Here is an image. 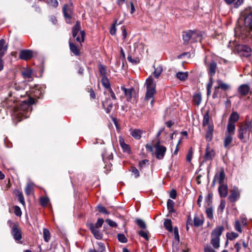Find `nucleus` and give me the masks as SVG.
<instances>
[{
    "instance_id": "nucleus-1",
    "label": "nucleus",
    "mask_w": 252,
    "mask_h": 252,
    "mask_svg": "<svg viewBox=\"0 0 252 252\" xmlns=\"http://www.w3.org/2000/svg\"><path fill=\"white\" fill-rule=\"evenodd\" d=\"M241 17L244 20V27L235 30V34L242 38H247L252 43V8L248 7L241 13Z\"/></svg>"
},
{
    "instance_id": "nucleus-2",
    "label": "nucleus",
    "mask_w": 252,
    "mask_h": 252,
    "mask_svg": "<svg viewBox=\"0 0 252 252\" xmlns=\"http://www.w3.org/2000/svg\"><path fill=\"white\" fill-rule=\"evenodd\" d=\"M34 103V99L29 98L28 100L21 102L19 105L14 106V116L19 121L28 118L32 110L31 105Z\"/></svg>"
},
{
    "instance_id": "nucleus-3",
    "label": "nucleus",
    "mask_w": 252,
    "mask_h": 252,
    "mask_svg": "<svg viewBox=\"0 0 252 252\" xmlns=\"http://www.w3.org/2000/svg\"><path fill=\"white\" fill-rule=\"evenodd\" d=\"M146 92L145 96V100L149 101L151 106H153V104L154 100V94H156V84L154 82L153 79L152 77H149L146 80Z\"/></svg>"
},
{
    "instance_id": "nucleus-4",
    "label": "nucleus",
    "mask_w": 252,
    "mask_h": 252,
    "mask_svg": "<svg viewBox=\"0 0 252 252\" xmlns=\"http://www.w3.org/2000/svg\"><path fill=\"white\" fill-rule=\"evenodd\" d=\"M252 128V120L247 121L244 124L240 126L238 130V138L243 142H246L249 139L251 130Z\"/></svg>"
},
{
    "instance_id": "nucleus-5",
    "label": "nucleus",
    "mask_w": 252,
    "mask_h": 252,
    "mask_svg": "<svg viewBox=\"0 0 252 252\" xmlns=\"http://www.w3.org/2000/svg\"><path fill=\"white\" fill-rule=\"evenodd\" d=\"M11 91L9 94V97H12L13 95L14 97L16 98L15 101H17L20 97H22L23 94L21 93V92H24V88L21 87L19 84H15L12 87ZM15 100H10L9 98H6V103L7 104V107H12L13 104L14 103Z\"/></svg>"
},
{
    "instance_id": "nucleus-6",
    "label": "nucleus",
    "mask_w": 252,
    "mask_h": 252,
    "mask_svg": "<svg viewBox=\"0 0 252 252\" xmlns=\"http://www.w3.org/2000/svg\"><path fill=\"white\" fill-rule=\"evenodd\" d=\"M201 32L197 30H188L183 32V39L185 44L190 42H195L200 38Z\"/></svg>"
},
{
    "instance_id": "nucleus-7",
    "label": "nucleus",
    "mask_w": 252,
    "mask_h": 252,
    "mask_svg": "<svg viewBox=\"0 0 252 252\" xmlns=\"http://www.w3.org/2000/svg\"><path fill=\"white\" fill-rule=\"evenodd\" d=\"M81 26L80 22L77 21L75 25L72 29V36L76 38L77 42L82 43L84 41V38L86 35L84 31H80Z\"/></svg>"
},
{
    "instance_id": "nucleus-8",
    "label": "nucleus",
    "mask_w": 252,
    "mask_h": 252,
    "mask_svg": "<svg viewBox=\"0 0 252 252\" xmlns=\"http://www.w3.org/2000/svg\"><path fill=\"white\" fill-rule=\"evenodd\" d=\"M81 26L80 22L77 21L75 25L72 29V36L76 38L77 42L82 43L84 41V38L86 35L84 31H80Z\"/></svg>"
},
{
    "instance_id": "nucleus-9",
    "label": "nucleus",
    "mask_w": 252,
    "mask_h": 252,
    "mask_svg": "<svg viewBox=\"0 0 252 252\" xmlns=\"http://www.w3.org/2000/svg\"><path fill=\"white\" fill-rule=\"evenodd\" d=\"M72 3L70 2V4H65L63 8V12L67 24L71 23V20L73 15Z\"/></svg>"
},
{
    "instance_id": "nucleus-10",
    "label": "nucleus",
    "mask_w": 252,
    "mask_h": 252,
    "mask_svg": "<svg viewBox=\"0 0 252 252\" xmlns=\"http://www.w3.org/2000/svg\"><path fill=\"white\" fill-rule=\"evenodd\" d=\"M11 234L16 242H19L22 239V231L18 227L17 224L15 223L13 225L11 228Z\"/></svg>"
},
{
    "instance_id": "nucleus-11",
    "label": "nucleus",
    "mask_w": 252,
    "mask_h": 252,
    "mask_svg": "<svg viewBox=\"0 0 252 252\" xmlns=\"http://www.w3.org/2000/svg\"><path fill=\"white\" fill-rule=\"evenodd\" d=\"M155 155L158 159H162L165 155L166 148L165 146L160 145L159 143L155 145Z\"/></svg>"
},
{
    "instance_id": "nucleus-12",
    "label": "nucleus",
    "mask_w": 252,
    "mask_h": 252,
    "mask_svg": "<svg viewBox=\"0 0 252 252\" xmlns=\"http://www.w3.org/2000/svg\"><path fill=\"white\" fill-rule=\"evenodd\" d=\"M87 225L91 232L96 239L100 240L102 238V233L98 230V228L94 227V224L91 222Z\"/></svg>"
},
{
    "instance_id": "nucleus-13",
    "label": "nucleus",
    "mask_w": 252,
    "mask_h": 252,
    "mask_svg": "<svg viewBox=\"0 0 252 252\" xmlns=\"http://www.w3.org/2000/svg\"><path fill=\"white\" fill-rule=\"evenodd\" d=\"M238 50L242 56L248 57L251 55L252 50L251 48L247 45H239L238 47Z\"/></svg>"
},
{
    "instance_id": "nucleus-14",
    "label": "nucleus",
    "mask_w": 252,
    "mask_h": 252,
    "mask_svg": "<svg viewBox=\"0 0 252 252\" xmlns=\"http://www.w3.org/2000/svg\"><path fill=\"white\" fill-rule=\"evenodd\" d=\"M121 90L124 92L126 100L128 101H130L135 93L134 88L130 87L129 89H126L124 86H122L121 87Z\"/></svg>"
},
{
    "instance_id": "nucleus-15",
    "label": "nucleus",
    "mask_w": 252,
    "mask_h": 252,
    "mask_svg": "<svg viewBox=\"0 0 252 252\" xmlns=\"http://www.w3.org/2000/svg\"><path fill=\"white\" fill-rule=\"evenodd\" d=\"M215 156V152L210 147V144H208L206 147L204 158L206 160H212Z\"/></svg>"
},
{
    "instance_id": "nucleus-16",
    "label": "nucleus",
    "mask_w": 252,
    "mask_h": 252,
    "mask_svg": "<svg viewBox=\"0 0 252 252\" xmlns=\"http://www.w3.org/2000/svg\"><path fill=\"white\" fill-rule=\"evenodd\" d=\"M217 63L215 61L212 60L208 65L207 67L208 73L210 77H213V76L215 75L217 71Z\"/></svg>"
},
{
    "instance_id": "nucleus-17",
    "label": "nucleus",
    "mask_w": 252,
    "mask_h": 252,
    "mask_svg": "<svg viewBox=\"0 0 252 252\" xmlns=\"http://www.w3.org/2000/svg\"><path fill=\"white\" fill-rule=\"evenodd\" d=\"M240 196V192L238 189L235 187L231 190V194L229 196V199L231 202H234L238 200Z\"/></svg>"
},
{
    "instance_id": "nucleus-18",
    "label": "nucleus",
    "mask_w": 252,
    "mask_h": 252,
    "mask_svg": "<svg viewBox=\"0 0 252 252\" xmlns=\"http://www.w3.org/2000/svg\"><path fill=\"white\" fill-rule=\"evenodd\" d=\"M33 56L32 51L30 50H23L19 54L20 59L24 60L31 59Z\"/></svg>"
},
{
    "instance_id": "nucleus-19",
    "label": "nucleus",
    "mask_w": 252,
    "mask_h": 252,
    "mask_svg": "<svg viewBox=\"0 0 252 252\" xmlns=\"http://www.w3.org/2000/svg\"><path fill=\"white\" fill-rule=\"evenodd\" d=\"M225 174L223 169H221L219 172L216 173L214 176L215 180L217 181L220 185L223 184Z\"/></svg>"
},
{
    "instance_id": "nucleus-20",
    "label": "nucleus",
    "mask_w": 252,
    "mask_h": 252,
    "mask_svg": "<svg viewBox=\"0 0 252 252\" xmlns=\"http://www.w3.org/2000/svg\"><path fill=\"white\" fill-rule=\"evenodd\" d=\"M250 88L247 84H242L238 88V92L242 96L247 95L250 91Z\"/></svg>"
},
{
    "instance_id": "nucleus-21",
    "label": "nucleus",
    "mask_w": 252,
    "mask_h": 252,
    "mask_svg": "<svg viewBox=\"0 0 252 252\" xmlns=\"http://www.w3.org/2000/svg\"><path fill=\"white\" fill-rule=\"evenodd\" d=\"M224 1L232 7L237 8L243 3L244 0H224Z\"/></svg>"
},
{
    "instance_id": "nucleus-22",
    "label": "nucleus",
    "mask_w": 252,
    "mask_h": 252,
    "mask_svg": "<svg viewBox=\"0 0 252 252\" xmlns=\"http://www.w3.org/2000/svg\"><path fill=\"white\" fill-rule=\"evenodd\" d=\"M241 245H242L244 249L248 248L249 247V243L248 242H246L244 240L241 239L239 242L236 243L234 246L236 252H240Z\"/></svg>"
},
{
    "instance_id": "nucleus-23",
    "label": "nucleus",
    "mask_w": 252,
    "mask_h": 252,
    "mask_svg": "<svg viewBox=\"0 0 252 252\" xmlns=\"http://www.w3.org/2000/svg\"><path fill=\"white\" fill-rule=\"evenodd\" d=\"M218 191L220 197H225L228 194V187L226 185H220Z\"/></svg>"
},
{
    "instance_id": "nucleus-24",
    "label": "nucleus",
    "mask_w": 252,
    "mask_h": 252,
    "mask_svg": "<svg viewBox=\"0 0 252 252\" xmlns=\"http://www.w3.org/2000/svg\"><path fill=\"white\" fill-rule=\"evenodd\" d=\"M218 86L215 87V89L218 90L220 89L223 91H226L230 88V86L226 83H223L222 80L218 79L217 80Z\"/></svg>"
},
{
    "instance_id": "nucleus-25",
    "label": "nucleus",
    "mask_w": 252,
    "mask_h": 252,
    "mask_svg": "<svg viewBox=\"0 0 252 252\" xmlns=\"http://www.w3.org/2000/svg\"><path fill=\"white\" fill-rule=\"evenodd\" d=\"M32 71L30 69H26L22 72L23 77L27 81H31L33 80L32 76Z\"/></svg>"
},
{
    "instance_id": "nucleus-26",
    "label": "nucleus",
    "mask_w": 252,
    "mask_h": 252,
    "mask_svg": "<svg viewBox=\"0 0 252 252\" xmlns=\"http://www.w3.org/2000/svg\"><path fill=\"white\" fill-rule=\"evenodd\" d=\"M224 229L223 226H219L214 229L211 233L212 238H220Z\"/></svg>"
},
{
    "instance_id": "nucleus-27",
    "label": "nucleus",
    "mask_w": 252,
    "mask_h": 252,
    "mask_svg": "<svg viewBox=\"0 0 252 252\" xmlns=\"http://www.w3.org/2000/svg\"><path fill=\"white\" fill-rule=\"evenodd\" d=\"M130 135L136 139H140L141 137L143 131L139 129H129Z\"/></svg>"
},
{
    "instance_id": "nucleus-28",
    "label": "nucleus",
    "mask_w": 252,
    "mask_h": 252,
    "mask_svg": "<svg viewBox=\"0 0 252 252\" xmlns=\"http://www.w3.org/2000/svg\"><path fill=\"white\" fill-rule=\"evenodd\" d=\"M69 48L71 52L75 56H79L80 54V51L77 46L73 43L69 42Z\"/></svg>"
},
{
    "instance_id": "nucleus-29",
    "label": "nucleus",
    "mask_w": 252,
    "mask_h": 252,
    "mask_svg": "<svg viewBox=\"0 0 252 252\" xmlns=\"http://www.w3.org/2000/svg\"><path fill=\"white\" fill-rule=\"evenodd\" d=\"M213 127L211 125H208V129L206 134V140L210 142L213 138Z\"/></svg>"
},
{
    "instance_id": "nucleus-30",
    "label": "nucleus",
    "mask_w": 252,
    "mask_h": 252,
    "mask_svg": "<svg viewBox=\"0 0 252 252\" xmlns=\"http://www.w3.org/2000/svg\"><path fill=\"white\" fill-rule=\"evenodd\" d=\"M235 129V125L228 122L225 134H230L231 135H233L234 134Z\"/></svg>"
},
{
    "instance_id": "nucleus-31",
    "label": "nucleus",
    "mask_w": 252,
    "mask_h": 252,
    "mask_svg": "<svg viewBox=\"0 0 252 252\" xmlns=\"http://www.w3.org/2000/svg\"><path fill=\"white\" fill-rule=\"evenodd\" d=\"M5 41L3 39L0 40V57H2L7 49V46L4 47Z\"/></svg>"
},
{
    "instance_id": "nucleus-32",
    "label": "nucleus",
    "mask_w": 252,
    "mask_h": 252,
    "mask_svg": "<svg viewBox=\"0 0 252 252\" xmlns=\"http://www.w3.org/2000/svg\"><path fill=\"white\" fill-rule=\"evenodd\" d=\"M239 119V115L236 112H233L229 118L228 122L230 123H233L235 124Z\"/></svg>"
},
{
    "instance_id": "nucleus-33",
    "label": "nucleus",
    "mask_w": 252,
    "mask_h": 252,
    "mask_svg": "<svg viewBox=\"0 0 252 252\" xmlns=\"http://www.w3.org/2000/svg\"><path fill=\"white\" fill-rule=\"evenodd\" d=\"M145 44L142 42H137L134 44V48L135 50H137L140 54L143 52L144 50Z\"/></svg>"
},
{
    "instance_id": "nucleus-34",
    "label": "nucleus",
    "mask_w": 252,
    "mask_h": 252,
    "mask_svg": "<svg viewBox=\"0 0 252 252\" xmlns=\"http://www.w3.org/2000/svg\"><path fill=\"white\" fill-rule=\"evenodd\" d=\"M33 185L32 183H29L27 184L25 189V191L27 195H31L33 191Z\"/></svg>"
},
{
    "instance_id": "nucleus-35",
    "label": "nucleus",
    "mask_w": 252,
    "mask_h": 252,
    "mask_svg": "<svg viewBox=\"0 0 252 252\" xmlns=\"http://www.w3.org/2000/svg\"><path fill=\"white\" fill-rule=\"evenodd\" d=\"M102 105L107 113H109L111 111L113 107V103L112 102H109V101L107 100L104 102Z\"/></svg>"
},
{
    "instance_id": "nucleus-36",
    "label": "nucleus",
    "mask_w": 252,
    "mask_h": 252,
    "mask_svg": "<svg viewBox=\"0 0 252 252\" xmlns=\"http://www.w3.org/2000/svg\"><path fill=\"white\" fill-rule=\"evenodd\" d=\"M164 226L165 229L169 232H171L173 231V227L171 220L167 219H165L164 221Z\"/></svg>"
},
{
    "instance_id": "nucleus-37",
    "label": "nucleus",
    "mask_w": 252,
    "mask_h": 252,
    "mask_svg": "<svg viewBox=\"0 0 252 252\" xmlns=\"http://www.w3.org/2000/svg\"><path fill=\"white\" fill-rule=\"evenodd\" d=\"M202 100V97L201 94L197 93L194 94L193 96V103L197 106H198Z\"/></svg>"
},
{
    "instance_id": "nucleus-38",
    "label": "nucleus",
    "mask_w": 252,
    "mask_h": 252,
    "mask_svg": "<svg viewBox=\"0 0 252 252\" xmlns=\"http://www.w3.org/2000/svg\"><path fill=\"white\" fill-rule=\"evenodd\" d=\"M101 83L102 86L108 90L111 89L110 81L106 76L102 77Z\"/></svg>"
},
{
    "instance_id": "nucleus-39",
    "label": "nucleus",
    "mask_w": 252,
    "mask_h": 252,
    "mask_svg": "<svg viewBox=\"0 0 252 252\" xmlns=\"http://www.w3.org/2000/svg\"><path fill=\"white\" fill-rule=\"evenodd\" d=\"M176 77L181 81H185L188 77L187 72H178L176 73Z\"/></svg>"
},
{
    "instance_id": "nucleus-40",
    "label": "nucleus",
    "mask_w": 252,
    "mask_h": 252,
    "mask_svg": "<svg viewBox=\"0 0 252 252\" xmlns=\"http://www.w3.org/2000/svg\"><path fill=\"white\" fill-rule=\"evenodd\" d=\"M232 141V135L230 134H225V137L224 139V146L225 148H227Z\"/></svg>"
},
{
    "instance_id": "nucleus-41",
    "label": "nucleus",
    "mask_w": 252,
    "mask_h": 252,
    "mask_svg": "<svg viewBox=\"0 0 252 252\" xmlns=\"http://www.w3.org/2000/svg\"><path fill=\"white\" fill-rule=\"evenodd\" d=\"M203 223V220L202 218L199 217L197 216H194L193 219V224L195 226H199Z\"/></svg>"
},
{
    "instance_id": "nucleus-42",
    "label": "nucleus",
    "mask_w": 252,
    "mask_h": 252,
    "mask_svg": "<svg viewBox=\"0 0 252 252\" xmlns=\"http://www.w3.org/2000/svg\"><path fill=\"white\" fill-rule=\"evenodd\" d=\"M174 202L171 199H168L167 202V209L169 213H171L175 212L174 209Z\"/></svg>"
},
{
    "instance_id": "nucleus-43",
    "label": "nucleus",
    "mask_w": 252,
    "mask_h": 252,
    "mask_svg": "<svg viewBox=\"0 0 252 252\" xmlns=\"http://www.w3.org/2000/svg\"><path fill=\"white\" fill-rule=\"evenodd\" d=\"M43 238L46 242H48L50 239V233L49 230L44 228L43 230Z\"/></svg>"
},
{
    "instance_id": "nucleus-44",
    "label": "nucleus",
    "mask_w": 252,
    "mask_h": 252,
    "mask_svg": "<svg viewBox=\"0 0 252 252\" xmlns=\"http://www.w3.org/2000/svg\"><path fill=\"white\" fill-rule=\"evenodd\" d=\"M220 238H212L211 243L214 248L218 249L220 247Z\"/></svg>"
},
{
    "instance_id": "nucleus-45",
    "label": "nucleus",
    "mask_w": 252,
    "mask_h": 252,
    "mask_svg": "<svg viewBox=\"0 0 252 252\" xmlns=\"http://www.w3.org/2000/svg\"><path fill=\"white\" fill-rule=\"evenodd\" d=\"M162 71V67L161 66L159 65L155 69V71L153 72V75L156 78H158Z\"/></svg>"
},
{
    "instance_id": "nucleus-46",
    "label": "nucleus",
    "mask_w": 252,
    "mask_h": 252,
    "mask_svg": "<svg viewBox=\"0 0 252 252\" xmlns=\"http://www.w3.org/2000/svg\"><path fill=\"white\" fill-rule=\"evenodd\" d=\"M98 69L100 74L102 76V77L106 76L107 72L104 66L100 64L98 65Z\"/></svg>"
},
{
    "instance_id": "nucleus-47",
    "label": "nucleus",
    "mask_w": 252,
    "mask_h": 252,
    "mask_svg": "<svg viewBox=\"0 0 252 252\" xmlns=\"http://www.w3.org/2000/svg\"><path fill=\"white\" fill-rule=\"evenodd\" d=\"M209 120H210V116H209V112H207L204 115V117H203V126H206L207 125H208L209 124Z\"/></svg>"
},
{
    "instance_id": "nucleus-48",
    "label": "nucleus",
    "mask_w": 252,
    "mask_h": 252,
    "mask_svg": "<svg viewBox=\"0 0 252 252\" xmlns=\"http://www.w3.org/2000/svg\"><path fill=\"white\" fill-rule=\"evenodd\" d=\"M136 224L141 228L146 229V224L145 222L141 219H137L135 220Z\"/></svg>"
},
{
    "instance_id": "nucleus-49",
    "label": "nucleus",
    "mask_w": 252,
    "mask_h": 252,
    "mask_svg": "<svg viewBox=\"0 0 252 252\" xmlns=\"http://www.w3.org/2000/svg\"><path fill=\"white\" fill-rule=\"evenodd\" d=\"M97 208L100 213L106 215L109 214V212L107 211L106 208L104 206H102L101 205H98L97 206Z\"/></svg>"
},
{
    "instance_id": "nucleus-50",
    "label": "nucleus",
    "mask_w": 252,
    "mask_h": 252,
    "mask_svg": "<svg viewBox=\"0 0 252 252\" xmlns=\"http://www.w3.org/2000/svg\"><path fill=\"white\" fill-rule=\"evenodd\" d=\"M118 239L119 242L123 243H126L127 242V239L126 238V237L124 234H118Z\"/></svg>"
},
{
    "instance_id": "nucleus-51",
    "label": "nucleus",
    "mask_w": 252,
    "mask_h": 252,
    "mask_svg": "<svg viewBox=\"0 0 252 252\" xmlns=\"http://www.w3.org/2000/svg\"><path fill=\"white\" fill-rule=\"evenodd\" d=\"M226 236L227 239L230 240H233L237 238L239 236V235L236 232H232L230 233H227L226 234Z\"/></svg>"
},
{
    "instance_id": "nucleus-52",
    "label": "nucleus",
    "mask_w": 252,
    "mask_h": 252,
    "mask_svg": "<svg viewBox=\"0 0 252 252\" xmlns=\"http://www.w3.org/2000/svg\"><path fill=\"white\" fill-rule=\"evenodd\" d=\"M138 234L142 237L145 239L146 240H148V231L147 230H140L138 232Z\"/></svg>"
},
{
    "instance_id": "nucleus-53",
    "label": "nucleus",
    "mask_w": 252,
    "mask_h": 252,
    "mask_svg": "<svg viewBox=\"0 0 252 252\" xmlns=\"http://www.w3.org/2000/svg\"><path fill=\"white\" fill-rule=\"evenodd\" d=\"M46 2L54 7H57L59 2L57 0H46Z\"/></svg>"
},
{
    "instance_id": "nucleus-54",
    "label": "nucleus",
    "mask_w": 252,
    "mask_h": 252,
    "mask_svg": "<svg viewBox=\"0 0 252 252\" xmlns=\"http://www.w3.org/2000/svg\"><path fill=\"white\" fill-rule=\"evenodd\" d=\"M206 213L208 218H209L210 219H212L213 218V212L212 207L207 208Z\"/></svg>"
},
{
    "instance_id": "nucleus-55",
    "label": "nucleus",
    "mask_w": 252,
    "mask_h": 252,
    "mask_svg": "<svg viewBox=\"0 0 252 252\" xmlns=\"http://www.w3.org/2000/svg\"><path fill=\"white\" fill-rule=\"evenodd\" d=\"M117 20H116L115 21V22L113 23V24L112 25V26L111 27V29L110 30V33L112 35H115L116 33L117 29H116V25L117 24Z\"/></svg>"
},
{
    "instance_id": "nucleus-56",
    "label": "nucleus",
    "mask_w": 252,
    "mask_h": 252,
    "mask_svg": "<svg viewBox=\"0 0 252 252\" xmlns=\"http://www.w3.org/2000/svg\"><path fill=\"white\" fill-rule=\"evenodd\" d=\"M235 229L236 231L241 233L242 230L241 229V223L239 220H236L234 225Z\"/></svg>"
},
{
    "instance_id": "nucleus-57",
    "label": "nucleus",
    "mask_w": 252,
    "mask_h": 252,
    "mask_svg": "<svg viewBox=\"0 0 252 252\" xmlns=\"http://www.w3.org/2000/svg\"><path fill=\"white\" fill-rule=\"evenodd\" d=\"M17 195L19 197V201L24 205L25 204V199L23 193L21 191H17Z\"/></svg>"
},
{
    "instance_id": "nucleus-58",
    "label": "nucleus",
    "mask_w": 252,
    "mask_h": 252,
    "mask_svg": "<svg viewBox=\"0 0 252 252\" xmlns=\"http://www.w3.org/2000/svg\"><path fill=\"white\" fill-rule=\"evenodd\" d=\"M48 202L49 199L47 197H42L40 199V203L41 205L43 206H46Z\"/></svg>"
},
{
    "instance_id": "nucleus-59",
    "label": "nucleus",
    "mask_w": 252,
    "mask_h": 252,
    "mask_svg": "<svg viewBox=\"0 0 252 252\" xmlns=\"http://www.w3.org/2000/svg\"><path fill=\"white\" fill-rule=\"evenodd\" d=\"M149 160L147 159H143L139 161V165L140 168H143L146 167Z\"/></svg>"
},
{
    "instance_id": "nucleus-60",
    "label": "nucleus",
    "mask_w": 252,
    "mask_h": 252,
    "mask_svg": "<svg viewBox=\"0 0 252 252\" xmlns=\"http://www.w3.org/2000/svg\"><path fill=\"white\" fill-rule=\"evenodd\" d=\"M104 222V220L102 219H98L97 220V222L94 224V227L96 228H100L102 226L103 223Z\"/></svg>"
},
{
    "instance_id": "nucleus-61",
    "label": "nucleus",
    "mask_w": 252,
    "mask_h": 252,
    "mask_svg": "<svg viewBox=\"0 0 252 252\" xmlns=\"http://www.w3.org/2000/svg\"><path fill=\"white\" fill-rule=\"evenodd\" d=\"M193 156V152L191 149H189L187 155L186 159L188 162H190Z\"/></svg>"
},
{
    "instance_id": "nucleus-62",
    "label": "nucleus",
    "mask_w": 252,
    "mask_h": 252,
    "mask_svg": "<svg viewBox=\"0 0 252 252\" xmlns=\"http://www.w3.org/2000/svg\"><path fill=\"white\" fill-rule=\"evenodd\" d=\"M98 245V252H104L105 250V247L103 243L99 242L97 243Z\"/></svg>"
},
{
    "instance_id": "nucleus-63",
    "label": "nucleus",
    "mask_w": 252,
    "mask_h": 252,
    "mask_svg": "<svg viewBox=\"0 0 252 252\" xmlns=\"http://www.w3.org/2000/svg\"><path fill=\"white\" fill-rule=\"evenodd\" d=\"M135 176V178H137L139 176V172L138 169L135 167H132L130 170Z\"/></svg>"
},
{
    "instance_id": "nucleus-64",
    "label": "nucleus",
    "mask_w": 252,
    "mask_h": 252,
    "mask_svg": "<svg viewBox=\"0 0 252 252\" xmlns=\"http://www.w3.org/2000/svg\"><path fill=\"white\" fill-rule=\"evenodd\" d=\"M105 221L109 226L111 227H115L117 226V224L116 222L110 219H107Z\"/></svg>"
}]
</instances>
